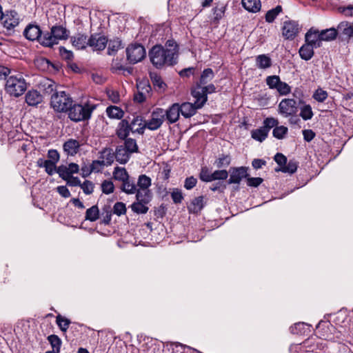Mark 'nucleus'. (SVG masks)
<instances>
[{"label":"nucleus","instance_id":"bf43d9fd","mask_svg":"<svg viewBox=\"0 0 353 353\" xmlns=\"http://www.w3.org/2000/svg\"><path fill=\"white\" fill-rule=\"evenodd\" d=\"M199 178L201 181L205 182L212 181V173L210 172L207 167H203L199 174Z\"/></svg>","mask_w":353,"mask_h":353},{"label":"nucleus","instance_id":"2eb2a0df","mask_svg":"<svg viewBox=\"0 0 353 353\" xmlns=\"http://www.w3.org/2000/svg\"><path fill=\"white\" fill-rule=\"evenodd\" d=\"M130 132L132 128L130 127L129 121L126 119H122L117 125L116 135L119 139L124 140L128 138Z\"/></svg>","mask_w":353,"mask_h":353},{"label":"nucleus","instance_id":"5701e85b","mask_svg":"<svg viewBox=\"0 0 353 353\" xmlns=\"http://www.w3.org/2000/svg\"><path fill=\"white\" fill-rule=\"evenodd\" d=\"M131 154L124 146L120 145L116 148L115 159L121 164H125L129 161Z\"/></svg>","mask_w":353,"mask_h":353},{"label":"nucleus","instance_id":"72a5a7b5","mask_svg":"<svg viewBox=\"0 0 353 353\" xmlns=\"http://www.w3.org/2000/svg\"><path fill=\"white\" fill-rule=\"evenodd\" d=\"M106 114L111 119H121L124 112L118 106L110 105L106 108Z\"/></svg>","mask_w":353,"mask_h":353},{"label":"nucleus","instance_id":"412c9836","mask_svg":"<svg viewBox=\"0 0 353 353\" xmlns=\"http://www.w3.org/2000/svg\"><path fill=\"white\" fill-rule=\"evenodd\" d=\"M79 142L73 139H70L65 141L63 145V150L68 155L74 156L79 150Z\"/></svg>","mask_w":353,"mask_h":353},{"label":"nucleus","instance_id":"aec40b11","mask_svg":"<svg viewBox=\"0 0 353 353\" xmlns=\"http://www.w3.org/2000/svg\"><path fill=\"white\" fill-rule=\"evenodd\" d=\"M337 34L345 36L346 38L352 39L353 37V24L347 21L341 22L337 27Z\"/></svg>","mask_w":353,"mask_h":353},{"label":"nucleus","instance_id":"37998d69","mask_svg":"<svg viewBox=\"0 0 353 353\" xmlns=\"http://www.w3.org/2000/svg\"><path fill=\"white\" fill-rule=\"evenodd\" d=\"M124 143L122 145L126 148L127 151L130 154L138 152L139 148L135 139L132 138H126L124 139Z\"/></svg>","mask_w":353,"mask_h":353},{"label":"nucleus","instance_id":"0eeeda50","mask_svg":"<svg viewBox=\"0 0 353 353\" xmlns=\"http://www.w3.org/2000/svg\"><path fill=\"white\" fill-rule=\"evenodd\" d=\"M279 113L284 117L295 115L298 112V105L294 99H283L278 107Z\"/></svg>","mask_w":353,"mask_h":353},{"label":"nucleus","instance_id":"de8ad7c7","mask_svg":"<svg viewBox=\"0 0 353 353\" xmlns=\"http://www.w3.org/2000/svg\"><path fill=\"white\" fill-rule=\"evenodd\" d=\"M281 12H282V7L281 6H277L276 8L268 10L265 14L266 21L268 23L273 22L274 21V19H276V17Z\"/></svg>","mask_w":353,"mask_h":353},{"label":"nucleus","instance_id":"e433bc0d","mask_svg":"<svg viewBox=\"0 0 353 353\" xmlns=\"http://www.w3.org/2000/svg\"><path fill=\"white\" fill-rule=\"evenodd\" d=\"M148 205V203H143L135 201L133 203L131 204L130 208L133 212L137 213L138 214H146L149 210Z\"/></svg>","mask_w":353,"mask_h":353},{"label":"nucleus","instance_id":"cd10ccee","mask_svg":"<svg viewBox=\"0 0 353 353\" xmlns=\"http://www.w3.org/2000/svg\"><path fill=\"white\" fill-rule=\"evenodd\" d=\"M241 3L243 7L250 12H257L261 8L260 0H242Z\"/></svg>","mask_w":353,"mask_h":353},{"label":"nucleus","instance_id":"7c9ffc66","mask_svg":"<svg viewBox=\"0 0 353 353\" xmlns=\"http://www.w3.org/2000/svg\"><path fill=\"white\" fill-rule=\"evenodd\" d=\"M214 74L212 70L210 68H207L202 72L199 81L196 82L195 85H203L208 83L212 80Z\"/></svg>","mask_w":353,"mask_h":353},{"label":"nucleus","instance_id":"4c0bfd02","mask_svg":"<svg viewBox=\"0 0 353 353\" xmlns=\"http://www.w3.org/2000/svg\"><path fill=\"white\" fill-rule=\"evenodd\" d=\"M113 177L115 180L124 182L130 176L124 168L116 167L113 172Z\"/></svg>","mask_w":353,"mask_h":353},{"label":"nucleus","instance_id":"c756f323","mask_svg":"<svg viewBox=\"0 0 353 353\" xmlns=\"http://www.w3.org/2000/svg\"><path fill=\"white\" fill-rule=\"evenodd\" d=\"M136 201L149 204L152 199V192L151 190H137L135 192Z\"/></svg>","mask_w":353,"mask_h":353},{"label":"nucleus","instance_id":"a18cd8bd","mask_svg":"<svg viewBox=\"0 0 353 353\" xmlns=\"http://www.w3.org/2000/svg\"><path fill=\"white\" fill-rule=\"evenodd\" d=\"M99 210L97 205L88 208L85 212V219L90 221H95L99 219Z\"/></svg>","mask_w":353,"mask_h":353},{"label":"nucleus","instance_id":"69168bd1","mask_svg":"<svg viewBox=\"0 0 353 353\" xmlns=\"http://www.w3.org/2000/svg\"><path fill=\"white\" fill-rule=\"evenodd\" d=\"M105 165L104 163V161H98V160H95V161H93L92 164L90 165V168L88 171V173H90L92 172H99L101 171V170L102 169V167Z\"/></svg>","mask_w":353,"mask_h":353},{"label":"nucleus","instance_id":"338daca9","mask_svg":"<svg viewBox=\"0 0 353 353\" xmlns=\"http://www.w3.org/2000/svg\"><path fill=\"white\" fill-rule=\"evenodd\" d=\"M247 185L250 187L257 188L263 181V179L261 177H247Z\"/></svg>","mask_w":353,"mask_h":353},{"label":"nucleus","instance_id":"a211bd4d","mask_svg":"<svg viewBox=\"0 0 353 353\" xmlns=\"http://www.w3.org/2000/svg\"><path fill=\"white\" fill-rule=\"evenodd\" d=\"M25 98L26 102L30 106H37L43 101V95L36 90H29Z\"/></svg>","mask_w":353,"mask_h":353},{"label":"nucleus","instance_id":"0e129e2a","mask_svg":"<svg viewBox=\"0 0 353 353\" xmlns=\"http://www.w3.org/2000/svg\"><path fill=\"white\" fill-rule=\"evenodd\" d=\"M126 212L125 205L122 202H117L113 207L114 214L121 216Z\"/></svg>","mask_w":353,"mask_h":353},{"label":"nucleus","instance_id":"9d476101","mask_svg":"<svg viewBox=\"0 0 353 353\" xmlns=\"http://www.w3.org/2000/svg\"><path fill=\"white\" fill-rule=\"evenodd\" d=\"M299 32V26L297 22L289 21L284 22L283 27V36L286 39H293Z\"/></svg>","mask_w":353,"mask_h":353},{"label":"nucleus","instance_id":"e2e57ef3","mask_svg":"<svg viewBox=\"0 0 353 353\" xmlns=\"http://www.w3.org/2000/svg\"><path fill=\"white\" fill-rule=\"evenodd\" d=\"M313 97L319 102H323L327 97V93L321 88H319L314 93Z\"/></svg>","mask_w":353,"mask_h":353},{"label":"nucleus","instance_id":"c03bdc74","mask_svg":"<svg viewBox=\"0 0 353 353\" xmlns=\"http://www.w3.org/2000/svg\"><path fill=\"white\" fill-rule=\"evenodd\" d=\"M121 45H122L121 41L118 38L110 40L108 42V54H110V55L114 54L118 51V50L121 48Z\"/></svg>","mask_w":353,"mask_h":353},{"label":"nucleus","instance_id":"a19ab883","mask_svg":"<svg viewBox=\"0 0 353 353\" xmlns=\"http://www.w3.org/2000/svg\"><path fill=\"white\" fill-rule=\"evenodd\" d=\"M251 134L252 139L262 142L268 137V132L263 127H261L256 130H252Z\"/></svg>","mask_w":353,"mask_h":353},{"label":"nucleus","instance_id":"79ce46f5","mask_svg":"<svg viewBox=\"0 0 353 353\" xmlns=\"http://www.w3.org/2000/svg\"><path fill=\"white\" fill-rule=\"evenodd\" d=\"M48 340L49 341L52 347V352L59 353L61 345V340L60 338L54 334L50 335L48 337Z\"/></svg>","mask_w":353,"mask_h":353},{"label":"nucleus","instance_id":"4468645a","mask_svg":"<svg viewBox=\"0 0 353 353\" xmlns=\"http://www.w3.org/2000/svg\"><path fill=\"white\" fill-rule=\"evenodd\" d=\"M37 85L44 94L52 95V93L57 91L54 81L48 78H41Z\"/></svg>","mask_w":353,"mask_h":353},{"label":"nucleus","instance_id":"393cba45","mask_svg":"<svg viewBox=\"0 0 353 353\" xmlns=\"http://www.w3.org/2000/svg\"><path fill=\"white\" fill-rule=\"evenodd\" d=\"M130 127L132 128V132H137L139 134H143L145 129V123H143V118L141 116L134 117L130 122Z\"/></svg>","mask_w":353,"mask_h":353},{"label":"nucleus","instance_id":"603ef678","mask_svg":"<svg viewBox=\"0 0 353 353\" xmlns=\"http://www.w3.org/2000/svg\"><path fill=\"white\" fill-rule=\"evenodd\" d=\"M91 78L95 83L101 85L106 81L108 77L101 72L96 71L91 73Z\"/></svg>","mask_w":353,"mask_h":353},{"label":"nucleus","instance_id":"f8f14e48","mask_svg":"<svg viewBox=\"0 0 353 353\" xmlns=\"http://www.w3.org/2000/svg\"><path fill=\"white\" fill-rule=\"evenodd\" d=\"M199 102L197 99H195L194 103L185 102L183 103L181 105H179L180 113H181L182 116L185 118H190L194 115L198 109L201 108L202 107H199Z\"/></svg>","mask_w":353,"mask_h":353},{"label":"nucleus","instance_id":"1a4fd4ad","mask_svg":"<svg viewBox=\"0 0 353 353\" xmlns=\"http://www.w3.org/2000/svg\"><path fill=\"white\" fill-rule=\"evenodd\" d=\"M108 40L106 37L100 34H93L89 39L88 46L93 50H103L108 44Z\"/></svg>","mask_w":353,"mask_h":353},{"label":"nucleus","instance_id":"f257e3e1","mask_svg":"<svg viewBox=\"0 0 353 353\" xmlns=\"http://www.w3.org/2000/svg\"><path fill=\"white\" fill-rule=\"evenodd\" d=\"M150 62L154 66H172L177 63L179 46L173 39H168L165 46H154L148 52Z\"/></svg>","mask_w":353,"mask_h":353},{"label":"nucleus","instance_id":"a878e982","mask_svg":"<svg viewBox=\"0 0 353 353\" xmlns=\"http://www.w3.org/2000/svg\"><path fill=\"white\" fill-rule=\"evenodd\" d=\"M39 42L41 45H42L44 47H49L52 48L54 45L58 44V42L54 38V34H52V31L47 32L41 34L40 39H39Z\"/></svg>","mask_w":353,"mask_h":353},{"label":"nucleus","instance_id":"bb28decb","mask_svg":"<svg viewBox=\"0 0 353 353\" xmlns=\"http://www.w3.org/2000/svg\"><path fill=\"white\" fill-rule=\"evenodd\" d=\"M205 203L203 201V196H200L194 198L190 205L188 207V211L190 213L197 214L203 208Z\"/></svg>","mask_w":353,"mask_h":353},{"label":"nucleus","instance_id":"20e7f679","mask_svg":"<svg viewBox=\"0 0 353 353\" xmlns=\"http://www.w3.org/2000/svg\"><path fill=\"white\" fill-rule=\"evenodd\" d=\"M26 90V83L21 75L10 76L6 81V90L11 96L18 97Z\"/></svg>","mask_w":353,"mask_h":353},{"label":"nucleus","instance_id":"f03ea898","mask_svg":"<svg viewBox=\"0 0 353 353\" xmlns=\"http://www.w3.org/2000/svg\"><path fill=\"white\" fill-rule=\"evenodd\" d=\"M96 108V105L85 103L84 105L72 103L71 108L68 109V117L74 121L88 120L90 118L92 112Z\"/></svg>","mask_w":353,"mask_h":353},{"label":"nucleus","instance_id":"c9c22d12","mask_svg":"<svg viewBox=\"0 0 353 353\" xmlns=\"http://www.w3.org/2000/svg\"><path fill=\"white\" fill-rule=\"evenodd\" d=\"M101 158L105 165H111L115 159V152L111 148H105L101 152Z\"/></svg>","mask_w":353,"mask_h":353},{"label":"nucleus","instance_id":"c85d7f7f","mask_svg":"<svg viewBox=\"0 0 353 353\" xmlns=\"http://www.w3.org/2000/svg\"><path fill=\"white\" fill-rule=\"evenodd\" d=\"M120 189L122 192L128 194H135L137 190V185L134 179L129 177L128 180H125L122 182Z\"/></svg>","mask_w":353,"mask_h":353},{"label":"nucleus","instance_id":"864d4df0","mask_svg":"<svg viewBox=\"0 0 353 353\" xmlns=\"http://www.w3.org/2000/svg\"><path fill=\"white\" fill-rule=\"evenodd\" d=\"M56 321L60 330L63 332H66L70 324V321L69 319L60 314L57 316Z\"/></svg>","mask_w":353,"mask_h":353},{"label":"nucleus","instance_id":"774afa93","mask_svg":"<svg viewBox=\"0 0 353 353\" xmlns=\"http://www.w3.org/2000/svg\"><path fill=\"white\" fill-rule=\"evenodd\" d=\"M80 187L83 190V192L85 194H90L92 193L94 190V185L90 181H85L83 183L81 184Z\"/></svg>","mask_w":353,"mask_h":353},{"label":"nucleus","instance_id":"6e6d98bb","mask_svg":"<svg viewBox=\"0 0 353 353\" xmlns=\"http://www.w3.org/2000/svg\"><path fill=\"white\" fill-rule=\"evenodd\" d=\"M256 66H270L271 59L265 54H261L256 58Z\"/></svg>","mask_w":353,"mask_h":353},{"label":"nucleus","instance_id":"f704fd0d","mask_svg":"<svg viewBox=\"0 0 353 353\" xmlns=\"http://www.w3.org/2000/svg\"><path fill=\"white\" fill-rule=\"evenodd\" d=\"M151 184L152 180L149 176L145 174H141L137 180V190H150L149 188L151 186Z\"/></svg>","mask_w":353,"mask_h":353},{"label":"nucleus","instance_id":"b1692460","mask_svg":"<svg viewBox=\"0 0 353 353\" xmlns=\"http://www.w3.org/2000/svg\"><path fill=\"white\" fill-rule=\"evenodd\" d=\"M52 34H54V38L59 43L60 40H65L69 37L70 32L62 26H53L50 28Z\"/></svg>","mask_w":353,"mask_h":353},{"label":"nucleus","instance_id":"ea45409f","mask_svg":"<svg viewBox=\"0 0 353 353\" xmlns=\"http://www.w3.org/2000/svg\"><path fill=\"white\" fill-rule=\"evenodd\" d=\"M298 168L297 162L294 160H290L288 164L286 163L284 167L275 168L276 172H282L284 173H290L293 174L294 173Z\"/></svg>","mask_w":353,"mask_h":353},{"label":"nucleus","instance_id":"9b49d317","mask_svg":"<svg viewBox=\"0 0 353 353\" xmlns=\"http://www.w3.org/2000/svg\"><path fill=\"white\" fill-rule=\"evenodd\" d=\"M3 26L8 30H12L19 23V17L15 10L6 11L3 14Z\"/></svg>","mask_w":353,"mask_h":353},{"label":"nucleus","instance_id":"2f4dec72","mask_svg":"<svg viewBox=\"0 0 353 353\" xmlns=\"http://www.w3.org/2000/svg\"><path fill=\"white\" fill-rule=\"evenodd\" d=\"M319 34L321 42L323 41H329L336 39L337 36V30L335 28H332L323 30L321 32L319 31Z\"/></svg>","mask_w":353,"mask_h":353},{"label":"nucleus","instance_id":"3c124183","mask_svg":"<svg viewBox=\"0 0 353 353\" xmlns=\"http://www.w3.org/2000/svg\"><path fill=\"white\" fill-rule=\"evenodd\" d=\"M150 77L151 81L155 87H158L159 89L164 90L165 88V83L162 81L160 76H159L157 73L150 71Z\"/></svg>","mask_w":353,"mask_h":353},{"label":"nucleus","instance_id":"4d7b16f0","mask_svg":"<svg viewBox=\"0 0 353 353\" xmlns=\"http://www.w3.org/2000/svg\"><path fill=\"white\" fill-rule=\"evenodd\" d=\"M281 81L279 77L276 75L268 76L266 78V83L271 89H276Z\"/></svg>","mask_w":353,"mask_h":353},{"label":"nucleus","instance_id":"39448f33","mask_svg":"<svg viewBox=\"0 0 353 353\" xmlns=\"http://www.w3.org/2000/svg\"><path fill=\"white\" fill-rule=\"evenodd\" d=\"M215 86L210 83L203 85H194L191 90V94L198 100L199 107H203L208 101V94L215 92Z\"/></svg>","mask_w":353,"mask_h":353},{"label":"nucleus","instance_id":"dca6fc26","mask_svg":"<svg viewBox=\"0 0 353 353\" xmlns=\"http://www.w3.org/2000/svg\"><path fill=\"white\" fill-rule=\"evenodd\" d=\"M305 39L306 43L310 44L315 48L320 47L321 45L319 31L313 28L306 32Z\"/></svg>","mask_w":353,"mask_h":353},{"label":"nucleus","instance_id":"6e6552de","mask_svg":"<svg viewBox=\"0 0 353 353\" xmlns=\"http://www.w3.org/2000/svg\"><path fill=\"white\" fill-rule=\"evenodd\" d=\"M248 170V168L244 166L230 168L229 170L230 179L228 181V183L239 184L243 179H247V177L249 176Z\"/></svg>","mask_w":353,"mask_h":353},{"label":"nucleus","instance_id":"13d9d810","mask_svg":"<svg viewBox=\"0 0 353 353\" xmlns=\"http://www.w3.org/2000/svg\"><path fill=\"white\" fill-rule=\"evenodd\" d=\"M228 177V172L226 170H217L212 173V181L225 180Z\"/></svg>","mask_w":353,"mask_h":353},{"label":"nucleus","instance_id":"49530a36","mask_svg":"<svg viewBox=\"0 0 353 353\" xmlns=\"http://www.w3.org/2000/svg\"><path fill=\"white\" fill-rule=\"evenodd\" d=\"M300 110V117L305 121L311 119L314 115L312 107L309 104L301 106Z\"/></svg>","mask_w":353,"mask_h":353},{"label":"nucleus","instance_id":"5fc2aeb1","mask_svg":"<svg viewBox=\"0 0 353 353\" xmlns=\"http://www.w3.org/2000/svg\"><path fill=\"white\" fill-rule=\"evenodd\" d=\"M288 132V128L283 125L276 126L274 128L272 134L273 136L278 139H282L285 137Z\"/></svg>","mask_w":353,"mask_h":353},{"label":"nucleus","instance_id":"ddd939ff","mask_svg":"<svg viewBox=\"0 0 353 353\" xmlns=\"http://www.w3.org/2000/svg\"><path fill=\"white\" fill-rule=\"evenodd\" d=\"M79 171V167L74 163H70L68 166L64 165H59L57 169V173L59 174L62 179H67L69 176L78 173Z\"/></svg>","mask_w":353,"mask_h":353},{"label":"nucleus","instance_id":"6ab92c4d","mask_svg":"<svg viewBox=\"0 0 353 353\" xmlns=\"http://www.w3.org/2000/svg\"><path fill=\"white\" fill-rule=\"evenodd\" d=\"M41 32H42L39 26L36 25H29L24 30L23 34L28 40H37L39 41V39L41 37Z\"/></svg>","mask_w":353,"mask_h":353},{"label":"nucleus","instance_id":"58836bf2","mask_svg":"<svg viewBox=\"0 0 353 353\" xmlns=\"http://www.w3.org/2000/svg\"><path fill=\"white\" fill-rule=\"evenodd\" d=\"M309 329V325L303 322H299L290 327V330L293 334H304L306 330Z\"/></svg>","mask_w":353,"mask_h":353},{"label":"nucleus","instance_id":"8fccbe9b","mask_svg":"<svg viewBox=\"0 0 353 353\" xmlns=\"http://www.w3.org/2000/svg\"><path fill=\"white\" fill-rule=\"evenodd\" d=\"M230 162L231 158L229 155L221 154L216 160L214 165H216L218 168H222L228 167L230 164Z\"/></svg>","mask_w":353,"mask_h":353},{"label":"nucleus","instance_id":"473e14b6","mask_svg":"<svg viewBox=\"0 0 353 353\" xmlns=\"http://www.w3.org/2000/svg\"><path fill=\"white\" fill-rule=\"evenodd\" d=\"M314 46L305 43L299 49L301 57L305 60L310 59L314 54Z\"/></svg>","mask_w":353,"mask_h":353},{"label":"nucleus","instance_id":"423d86ee","mask_svg":"<svg viewBox=\"0 0 353 353\" xmlns=\"http://www.w3.org/2000/svg\"><path fill=\"white\" fill-rule=\"evenodd\" d=\"M128 60L132 64H135L143 60L146 56V51L143 46L139 43L130 45L126 48Z\"/></svg>","mask_w":353,"mask_h":353},{"label":"nucleus","instance_id":"7ed1b4c3","mask_svg":"<svg viewBox=\"0 0 353 353\" xmlns=\"http://www.w3.org/2000/svg\"><path fill=\"white\" fill-rule=\"evenodd\" d=\"M73 99L65 91H56L50 97V107L57 112H67L71 108Z\"/></svg>","mask_w":353,"mask_h":353},{"label":"nucleus","instance_id":"4be33fe9","mask_svg":"<svg viewBox=\"0 0 353 353\" xmlns=\"http://www.w3.org/2000/svg\"><path fill=\"white\" fill-rule=\"evenodd\" d=\"M165 112L166 119L170 123L176 122L180 115L179 104H172L166 111H165Z\"/></svg>","mask_w":353,"mask_h":353},{"label":"nucleus","instance_id":"680f3d73","mask_svg":"<svg viewBox=\"0 0 353 353\" xmlns=\"http://www.w3.org/2000/svg\"><path fill=\"white\" fill-rule=\"evenodd\" d=\"M279 121L276 119L269 117L264 120L263 127L269 132L270 130L274 127H276Z\"/></svg>","mask_w":353,"mask_h":353},{"label":"nucleus","instance_id":"09e8293b","mask_svg":"<svg viewBox=\"0 0 353 353\" xmlns=\"http://www.w3.org/2000/svg\"><path fill=\"white\" fill-rule=\"evenodd\" d=\"M162 120L159 118H152L145 123V128L150 130H156L159 129L163 124Z\"/></svg>","mask_w":353,"mask_h":353},{"label":"nucleus","instance_id":"f3484780","mask_svg":"<svg viewBox=\"0 0 353 353\" xmlns=\"http://www.w3.org/2000/svg\"><path fill=\"white\" fill-rule=\"evenodd\" d=\"M72 46L77 50H83L88 46L89 39L84 34L77 33L70 37Z\"/></svg>","mask_w":353,"mask_h":353},{"label":"nucleus","instance_id":"052dcab7","mask_svg":"<svg viewBox=\"0 0 353 353\" xmlns=\"http://www.w3.org/2000/svg\"><path fill=\"white\" fill-rule=\"evenodd\" d=\"M101 190L104 194H109L114 192V185L111 181L105 180L101 184Z\"/></svg>","mask_w":353,"mask_h":353}]
</instances>
